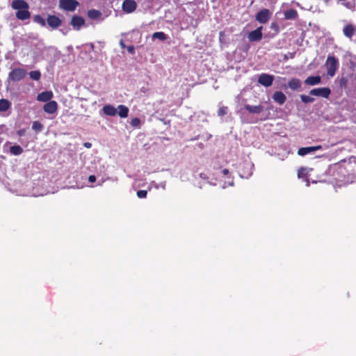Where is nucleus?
<instances>
[{
	"instance_id": "obj_1",
	"label": "nucleus",
	"mask_w": 356,
	"mask_h": 356,
	"mask_svg": "<svg viewBox=\"0 0 356 356\" xmlns=\"http://www.w3.org/2000/svg\"><path fill=\"white\" fill-rule=\"evenodd\" d=\"M325 65L327 68V75L334 76L339 67V60L334 56L329 55Z\"/></svg>"
},
{
	"instance_id": "obj_2",
	"label": "nucleus",
	"mask_w": 356,
	"mask_h": 356,
	"mask_svg": "<svg viewBox=\"0 0 356 356\" xmlns=\"http://www.w3.org/2000/svg\"><path fill=\"white\" fill-rule=\"evenodd\" d=\"M79 5L76 0H59V8L65 11H74Z\"/></svg>"
},
{
	"instance_id": "obj_3",
	"label": "nucleus",
	"mask_w": 356,
	"mask_h": 356,
	"mask_svg": "<svg viewBox=\"0 0 356 356\" xmlns=\"http://www.w3.org/2000/svg\"><path fill=\"white\" fill-rule=\"evenodd\" d=\"M26 75V71L22 68H15L8 74V78L13 81H19Z\"/></svg>"
},
{
	"instance_id": "obj_4",
	"label": "nucleus",
	"mask_w": 356,
	"mask_h": 356,
	"mask_svg": "<svg viewBox=\"0 0 356 356\" xmlns=\"http://www.w3.org/2000/svg\"><path fill=\"white\" fill-rule=\"evenodd\" d=\"M271 14L268 9L264 8L257 13L255 18L259 23L265 24L270 18Z\"/></svg>"
},
{
	"instance_id": "obj_5",
	"label": "nucleus",
	"mask_w": 356,
	"mask_h": 356,
	"mask_svg": "<svg viewBox=\"0 0 356 356\" xmlns=\"http://www.w3.org/2000/svg\"><path fill=\"white\" fill-rule=\"evenodd\" d=\"M331 93V90L329 88H314L310 90L309 95L313 96L321 97L327 98Z\"/></svg>"
},
{
	"instance_id": "obj_6",
	"label": "nucleus",
	"mask_w": 356,
	"mask_h": 356,
	"mask_svg": "<svg viewBox=\"0 0 356 356\" xmlns=\"http://www.w3.org/2000/svg\"><path fill=\"white\" fill-rule=\"evenodd\" d=\"M273 81V75L265 73L260 74L258 79V83L265 87H269L272 86Z\"/></svg>"
},
{
	"instance_id": "obj_7",
	"label": "nucleus",
	"mask_w": 356,
	"mask_h": 356,
	"mask_svg": "<svg viewBox=\"0 0 356 356\" xmlns=\"http://www.w3.org/2000/svg\"><path fill=\"white\" fill-rule=\"evenodd\" d=\"M47 24L52 29H58L62 24V20L54 15H49L47 18Z\"/></svg>"
},
{
	"instance_id": "obj_8",
	"label": "nucleus",
	"mask_w": 356,
	"mask_h": 356,
	"mask_svg": "<svg viewBox=\"0 0 356 356\" xmlns=\"http://www.w3.org/2000/svg\"><path fill=\"white\" fill-rule=\"evenodd\" d=\"M85 19L80 16L74 15L72 17L70 24L75 30H80V29L84 25Z\"/></svg>"
},
{
	"instance_id": "obj_9",
	"label": "nucleus",
	"mask_w": 356,
	"mask_h": 356,
	"mask_svg": "<svg viewBox=\"0 0 356 356\" xmlns=\"http://www.w3.org/2000/svg\"><path fill=\"white\" fill-rule=\"evenodd\" d=\"M262 26L257 28L256 30L251 31L248 34V40L250 42L259 41L262 38Z\"/></svg>"
},
{
	"instance_id": "obj_10",
	"label": "nucleus",
	"mask_w": 356,
	"mask_h": 356,
	"mask_svg": "<svg viewBox=\"0 0 356 356\" xmlns=\"http://www.w3.org/2000/svg\"><path fill=\"white\" fill-rule=\"evenodd\" d=\"M137 4L134 0H125L122 3V10L127 13H131L136 9Z\"/></svg>"
},
{
	"instance_id": "obj_11",
	"label": "nucleus",
	"mask_w": 356,
	"mask_h": 356,
	"mask_svg": "<svg viewBox=\"0 0 356 356\" xmlns=\"http://www.w3.org/2000/svg\"><path fill=\"white\" fill-rule=\"evenodd\" d=\"M322 149L321 145H317V146H311V147H300L298 150V154L300 156H305L307 154H310L312 152H314L315 151L319 150Z\"/></svg>"
},
{
	"instance_id": "obj_12",
	"label": "nucleus",
	"mask_w": 356,
	"mask_h": 356,
	"mask_svg": "<svg viewBox=\"0 0 356 356\" xmlns=\"http://www.w3.org/2000/svg\"><path fill=\"white\" fill-rule=\"evenodd\" d=\"M11 6L14 10H17V11L29 8L28 3L24 0H14L12 2Z\"/></svg>"
},
{
	"instance_id": "obj_13",
	"label": "nucleus",
	"mask_w": 356,
	"mask_h": 356,
	"mask_svg": "<svg viewBox=\"0 0 356 356\" xmlns=\"http://www.w3.org/2000/svg\"><path fill=\"white\" fill-rule=\"evenodd\" d=\"M321 82L320 76H310L305 80V83L308 86H316Z\"/></svg>"
},
{
	"instance_id": "obj_14",
	"label": "nucleus",
	"mask_w": 356,
	"mask_h": 356,
	"mask_svg": "<svg viewBox=\"0 0 356 356\" xmlns=\"http://www.w3.org/2000/svg\"><path fill=\"white\" fill-rule=\"evenodd\" d=\"M15 15L16 17L20 20H26L31 17V13L29 11V8L17 11Z\"/></svg>"
},
{
	"instance_id": "obj_15",
	"label": "nucleus",
	"mask_w": 356,
	"mask_h": 356,
	"mask_svg": "<svg viewBox=\"0 0 356 356\" xmlns=\"http://www.w3.org/2000/svg\"><path fill=\"white\" fill-rule=\"evenodd\" d=\"M273 99L277 103L283 104L286 99V97L282 92L277 91L273 94Z\"/></svg>"
},
{
	"instance_id": "obj_16",
	"label": "nucleus",
	"mask_w": 356,
	"mask_h": 356,
	"mask_svg": "<svg viewBox=\"0 0 356 356\" xmlns=\"http://www.w3.org/2000/svg\"><path fill=\"white\" fill-rule=\"evenodd\" d=\"M53 97V93L51 91H44L41 93H40L37 99L40 102H47L49 101Z\"/></svg>"
},
{
	"instance_id": "obj_17",
	"label": "nucleus",
	"mask_w": 356,
	"mask_h": 356,
	"mask_svg": "<svg viewBox=\"0 0 356 356\" xmlns=\"http://www.w3.org/2000/svg\"><path fill=\"white\" fill-rule=\"evenodd\" d=\"M288 86L293 90H299L301 88V81L298 79L293 78L289 81Z\"/></svg>"
},
{
	"instance_id": "obj_18",
	"label": "nucleus",
	"mask_w": 356,
	"mask_h": 356,
	"mask_svg": "<svg viewBox=\"0 0 356 356\" xmlns=\"http://www.w3.org/2000/svg\"><path fill=\"white\" fill-rule=\"evenodd\" d=\"M88 16L92 19H98L102 17V13L99 10L92 9L88 10Z\"/></svg>"
},
{
	"instance_id": "obj_19",
	"label": "nucleus",
	"mask_w": 356,
	"mask_h": 356,
	"mask_svg": "<svg viewBox=\"0 0 356 356\" xmlns=\"http://www.w3.org/2000/svg\"><path fill=\"white\" fill-rule=\"evenodd\" d=\"M57 103L55 101H50L44 106V111H56Z\"/></svg>"
},
{
	"instance_id": "obj_20",
	"label": "nucleus",
	"mask_w": 356,
	"mask_h": 356,
	"mask_svg": "<svg viewBox=\"0 0 356 356\" xmlns=\"http://www.w3.org/2000/svg\"><path fill=\"white\" fill-rule=\"evenodd\" d=\"M298 17V13L294 9H289L285 11L284 17L286 19H294Z\"/></svg>"
},
{
	"instance_id": "obj_21",
	"label": "nucleus",
	"mask_w": 356,
	"mask_h": 356,
	"mask_svg": "<svg viewBox=\"0 0 356 356\" xmlns=\"http://www.w3.org/2000/svg\"><path fill=\"white\" fill-rule=\"evenodd\" d=\"M10 152L13 155L17 156L23 152V149L18 145H13L10 147Z\"/></svg>"
},
{
	"instance_id": "obj_22",
	"label": "nucleus",
	"mask_w": 356,
	"mask_h": 356,
	"mask_svg": "<svg viewBox=\"0 0 356 356\" xmlns=\"http://www.w3.org/2000/svg\"><path fill=\"white\" fill-rule=\"evenodd\" d=\"M343 31L344 35L348 38H351L355 33V29H354L353 26L350 24L346 25L343 28Z\"/></svg>"
},
{
	"instance_id": "obj_23",
	"label": "nucleus",
	"mask_w": 356,
	"mask_h": 356,
	"mask_svg": "<svg viewBox=\"0 0 356 356\" xmlns=\"http://www.w3.org/2000/svg\"><path fill=\"white\" fill-rule=\"evenodd\" d=\"M33 20L34 22L40 24V26L44 27L47 25V19L45 20L41 15H36L33 17Z\"/></svg>"
},
{
	"instance_id": "obj_24",
	"label": "nucleus",
	"mask_w": 356,
	"mask_h": 356,
	"mask_svg": "<svg viewBox=\"0 0 356 356\" xmlns=\"http://www.w3.org/2000/svg\"><path fill=\"white\" fill-rule=\"evenodd\" d=\"M10 106V103L5 99H0V111H6Z\"/></svg>"
},
{
	"instance_id": "obj_25",
	"label": "nucleus",
	"mask_w": 356,
	"mask_h": 356,
	"mask_svg": "<svg viewBox=\"0 0 356 356\" xmlns=\"http://www.w3.org/2000/svg\"><path fill=\"white\" fill-rule=\"evenodd\" d=\"M32 129L36 133L40 132L43 129V125L39 121H34L32 124Z\"/></svg>"
},
{
	"instance_id": "obj_26",
	"label": "nucleus",
	"mask_w": 356,
	"mask_h": 356,
	"mask_svg": "<svg viewBox=\"0 0 356 356\" xmlns=\"http://www.w3.org/2000/svg\"><path fill=\"white\" fill-rule=\"evenodd\" d=\"M152 38L163 41L166 40L167 36L163 32H155L152 35Z\"/></svg>"
},
{
	"instance_id": "obj_27",
	"label": "nucleus",
	"mask_w": 356,
	"mask_h": 356,
	"mask_svg": "<svg viewBox=\"0 0 356 356\" xmlns=\"http://www.w3.org/2000/svg\"><path fill=\"white\" fill-rule=\"evenodd\" d=\"M29 76L31 79L38 81L41 77V73L39 70L31 71L29 72Z\"/></svg>"
},
{
	"instance_id": "obj_28",
	"label": "nucleus",
	"mask_w": 356,
	"mask_h": 356,
	"mask_svg": "<svg viewBox=\"0 0 356 356\" xmlns=\"http://www.w3.org/2000/svg\"><path fill=\"white\" fill-rule=\"evenodd\" d=\"M300 98H301V100L305 103H309V102H312L314 101V99L312 97H311L310 96H308V95H302Z\"/></svg>"
},
{
	"instance_id": "obj_29",
	"label": "nucleus",
	"mask_w": 356,
	"mask_h": 356,
	"mask_svg": "<svg viewBox=\"0 0 356 356\" xmlns=\"http://www.w3.org/2000/svg\"><path fill=\"white\" fill-rule=\"evenodd\" d=\"M332 113L337 115V116H334L332 119L334 123H338V122L342 121V116L340 115L339 113Z\"/></svg>"
},
{
	"instance_id": "obj_30",
	"label": "nucleus",
	"mask_w": 356,
	"mask_h": 356,
	"mask_svg": "<svg viewBox=\"0 0 356 356\" xmlns=\"http://www.w3.org/2000/svg\"><path fill=\"white\" fill-rule=\"evenodd\" d=\"M131 124L132 125V127H139L140 124V120L139 118H134L131 120Z\"/></svg>"
},
{
	"instance_id": "obj_31",
	"label": "nucleus",
	"mask_w": 356,
	"mask_h": 356,
	"mask_svg": "<svg viewBox=\"0 0 356 356\" xmlns=\"http://www.w3.org/2000/svg\"><path fill=\"white\" fill-rule=\"evenodd\" d=\"M136 194L138 198H145L147 195V191L145 190H140L137 191Z\"/></svg>"
},
{
	"instance_id": "obj_32",
	"label": "nucleus",
	"mask_w": 356,
	"mask_h": 356,
	"mask_svg": "<svg viewBox=\"0 0 356 356\" xmlns=\"http://www.w3.org/2000/svg\"><path fill=\"white\" fill-rule=\"evenodd\" d=\"M102 111H104V112H106V111H117V109L115 108L113 106L111 105H106L103 107L102 108Z\"/></svg>"
},
{
	"instance_id": "obj_33",
	"label": "nucleus",
	"mask_w": 356,
	"mask_h": 356,
	"mask_svg": "<svg viewBox=\"0 0 356 356\" xmlns=\"http://www.w3.org/2000/svg\"><path fill=\"white\" fill-rule=\"evenodd\" d=\"M105 113L108 115H111V116H113V115H115L116 114H118L120 115V117L122 118H127L128 116V113Z\"/></svg>"
},
{
	"instance_id": "obj_34",
	"label": "nucleus",
	"mask_w": 356,
	"mask_h": 356,
	"mask_svg": "<svg viewBox=\"0 0 356 356\" xmlns=\"http://www.w3.org/2000/svg\"><path fill=\"white\" fill-rule=\"evenodd\" d=\"M118 109L119 110V111H129V108L124 105L118 106Z\"/></svg>"
},
{
	"instance_id": "obj_35",
	"label": "nucleus",
	"mask_w": 356,
	"mask_h": 356,
	"mask_svg": "<svg viewBox=\"0 0 356 356\" xmlns=\"http://www.w3.org/2000/svg\"><path fill=\"white\" fill-rule=\"evenodd\" d=\"M127 49L129 54H134L135 53V48L133 45L127 47Z\"/></svg>"
},
{
	"instance_id": "obj_36",
	"label": "nucleus",
	"mask_w": 356,
	"mask_h": 356,
	"mask_svg": "<svg viewBox=\"0 0 356 356\" xmlns=\"http://www.w3.org/2000/svg\"><path fill=\"white\" fill-rule=\"evenodd\" d=\"M26 130L24 129H22L17 131V134L19 136H22L25 134Z\"/></svg>"
},
{
	"instance_id": "obj_37",
	"label": "nucleus",
	"mask_w": 356,
	"mask_h": 356,
	"mask_svg": "<svg viewBox=\"0 0 356 356\" xmlns=\"http://www.w3.org/2000/svg\"><path fill=\"white\" fill-rule=\"evenodd\" d=\"M96 181V177L95 175H90L88 177V181L90 183H93Z\"/></svg>"
},
{
	"instance_id": "obj_38",
	"label": "nucleus",
	"mask_w": 356,
	"mask_h": 356,
	"mask_svg": "<svg viewBox=\"0 0 356 356\" xmlns=\"http://www.w3.org/2000/svg\"><path fill=\"white\" fill-rule=\"evenodd\" d=\"M222 174L224 175H229V170L228 169H223L222 171Z\"/></svg>"
},
{
	"instance_id": "obj_39",
	"label": "nucleus",
	"mask_w": 356,
	"mask_h": 356,
	"mask_svg": "<svg viewBox=\"0 0 356 356\" xmlns=\"http://www.w3.org/2000/svg\"><path fill=\"white\" fill-rule=\"evenodd\" d=\"M84 146H85L86 147H87V148H90V147H91V146H92V144H91L90 143L87 142V143H84Z\"/></svg>"
},
{
	"instance_id": "obj_40",
	"label": "nucleus",
	"mask_w": 356,
	"mask_h": 356,
	"mask_svg": "<svg viewBox=\"0 0 356 356\" xmlns=\"http://www.w3.org/2000/svg\"><path fill=\"white\" fill-rule=\"evenodd\" d=\"M120 47H121L122 48H125V47H126V46H125V44H124V41H123L122 40H121L120 41Z\"/></svg>"
},
{
	"instance_id": "obj_41",
	"label": "nucleus",
	"mask_w": 356,
	"mask_h": 356,
	"mask_svg": "<svg viewBox=\"0 0 356 356\" xmlns=\"http://www.w3.org/2000/svg\"><path fill=\"white\" fill-rule=\"evenodd\" d=\"M225 113L222 112V113H219V115H221V116H222Z\"/></svg>"
},
{
	"instance_id": "obj_42",
	"label": "nucleus",
	"mask_w": 356,
	"mask_h": 356,
	"mask_svg": "<svg viewBox=\"0 0 356 356\" xmlns=\"http://www.w3.org/2000/svg\"><path fill=\"white\" fill-rule=\"evenodd\" d=\"M218 111L222 112V111H224V110H223V108H219Z\"/></svg>"
},
{
	"instance_id": "obj_43",
	"label": "nucleus",
	"mask_w": 356,
	"mask_h": 356,
	"mask_svg": "<svg viewBox=\"0 0 356 356\" xmlns=\"http://www.w3.org/2000/svg\"><path fill=\"white\" fill-rule=\"evenodd\" d=\"M275 24H272V27H273V28H275Z\"/></svg>"
},
{
	"instance_id": "obj_44",
	"label": "nucleus",
	"mask_w": 356,
	"mask_h": 356,
	"mask_svg": "<svg viewBox=\"0 0 356 356\" xmlns=\"http://www.w3.org/2000/svg\"><path fill=\"white\" fill-rule=\"evenodd\" d=\"M275 24H272V27H273V28H275Z\"/></svg>"
},
{
	"instance_id": "obj_45",
	"label": "nucleus",
	"mask_w": 356,
	"mask_h": 356,
	"mask_svg": "<svg viewBox=\"0 0 356 356\" xmlns=\"http://www.w3.org/2000/svg\"><path fill=\"white\" fill-rule=\"evenodd\" d=\"M247 109H248L249 111H252L250 109V108H249L248 106L247 107Z\"/></svg>"
}]
</instances>
